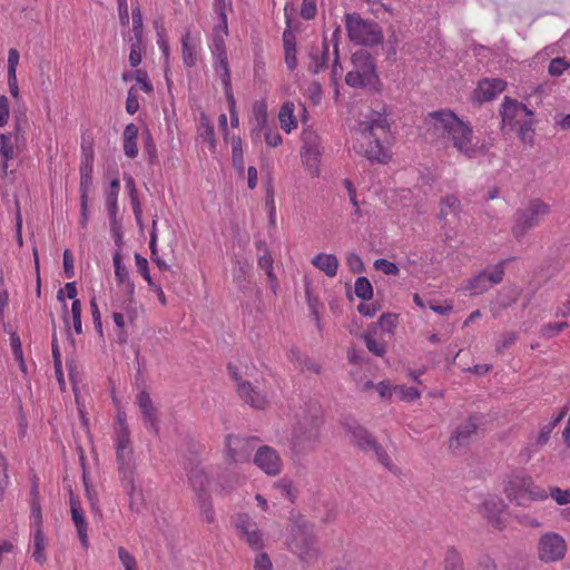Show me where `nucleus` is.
Here are the masks:
<instances>
[{"label": "nucleus", "instance_id": "39448f33", "mask_svg": "<svg viewBox=\"0 0 570 570\" xmlns=\"http://www.w3.org/2000/svg\"><path fill=\"white\" fill-rule=\"evenodd\" d=\"M320 420L316 416H304L293 428L289 444L296 455L315 449L320 438Z\"/></svg>", "mask_w": 570, "mask_h": 570}, {"label": "nucleus", "instance_id": "6e6d98bb", "mask_svg": "<svg viewBox=\"0 0 570 570\" xmlns=\"http://www.w3.org/2000/svg\"><path fill=\"white\" fill-rule=\"evenodd\" d=\"M345 82H346V85H348L350 87H353V88H363V87H367V86H374L373 83H367L365 81V78H363V76L360 72H357L355 69L352 71H348L346 73Z\"/></svg>", "mask_w": 570, "mask_h": 570}, {"label": "nucleus", "instance_id": "dca6fc26", "mask_svg": "<svg viewBox=\"0 0 570 570\" xmlns=\"http://www.w3.org/2000/svg\"><path fill=\"white\" fill-rule=\"evenodd\" d=\"M227 33L228 31H213V55L217 59L215 68L216 71H218L219 69L223 71L220 75L223 85L232 83L224 39V37L227 36Z\"/></svg>", "mask_w": 570, "mask_h": 570}, {"label": "nucleus", "instance_id": "c03bdc74", "mask_svg": "<svg viewBox=\"0 0 570 570\" xmlns=\"http://www.w3.org/2000/svg\"><path fill=\"white\" fill-rule=\"evenodd\" d=\"M529 117H523L521 121L517 122L519 125V137L524 142H532L533 140V119Z\"/></svg>", "mask_w": 570, "mask_h": 570}, {"label": "nucleus", "instance_id": "393cba45", "mask_svg": "<svg viewBox=\"0 0 570 570\" xmlns=\"http://www.w3.org/2000/svg\"><path fill=\"white\" fill-rule=\"evenodd\" d=\"M505 89V82L501 79H484L479 82L475 95L480 101H490Z\"/></svg>", "mask_w": 570, "mask_h": 570}, {"label": "nucleus", "instance_id": "c9c22d12", "mask_svg": "<svg viewBox=\"0 0 570 570\" xmlns=\"http://www.w3.org/2000/svg\"><path fill=\"white\" fill-rule=\"evenodd\" d=\"M52 324V336H51V352L53 357L55 373L59 382H62V363L61 355L58 345L57 332H56V323L53 317L51 316Z\"/></svg>", "mask_w": 570, "mask_h": 570}, {"label": "nucleus", "instance_id": "4d7b16f0", "mask_svg": "<svg viewBox=\"0 0 570 570\" xmlns=\"http://www.w3.org/2000/svg\"><path fill=\"white\" fill-rule=\"evenodd\" d=\"M130 42V52H129V63L132 68H136L141 62V41H134V39H129Z\"/></svg>", "mask_w": 570, "mask_h": 570}, {"label": "nucleus", "instance_id": "f03ea898", "mask_svg": "<svg viewBox=\"0 0 570 570\" xmlns=\"http://www.w3.org/2000/svg\"><path fill=\"white\" fill-rule=\"evenodd\" d=\"M342 425L350 435V441L354 446L362 452L373 451L377 461L387 470L393 471L394 465L389 454L367 429L352 417H346Z\"/></svg>", "mask_w": 570, "mask_h": 570}, {"label": "nucleus", "instance_id": "864d4df0", "mask_svg": "<svg viewBox=\"0 0 570 570\" xmlns=\"http://www.w3.org/2000/svg\"><path fill=\"white\" fill-rule=\"evenodd\" d=\"M569 324L567 322H559V323H548L544 324L541 330L540 334L541 336L546 338H552L554 337L559 332L567 328Z\"/></svg>", "mask_w": 570, "mask_h": 570}, {"label": "nucleus", "instance_id": "e433bc0d", "mask_svg": "<svg viewBox=\"0 0 570 570\" xmlns=\"http://www.w3.org/2000/svg\"><path fill=\"white\" fill-rule=\"evenodd\" d=\"M141 137L144 142V153L147 155L149 165H157L159 163L158 153L150 130L146 128L142 131Z\"/></svg>", "mask_w": 570, "mask_h": 570}, {"label": "nucleus", "instance_id": "5fc2aeb1", "mask_svg": "<svg viewBox=\"0 0 570 570\" xmlns=\"http://www.w3.org/2000/svg\"><path fill=\"white\" fill-rule=\"evenodd\" d=\"M570 67V63L566 60V58L557 57L552 59L549 63V73L553 77H559Z\"/></svg>", "mask_w": 570, "mask_h": 570}, {"label": "nucleus", "instance_id": "a211bd4d", "mask_svg": "<svg viewBox=\"0 0 570 570\" xmlns=\"http://www.w3.org/2000/svg\"><path fill=\"white\" fill-rule=\"evenodd\" d=\"M235 527L238 532L245 537L247 543L255 550L263 547L262 533L257 529L256 524L252 522L249 515L243 513L237 514L235 519Z\"/></svg>", "mask_w": 570, "mask_h": 570}, {"label": "nucleus", "instance_id": "cd10ccee", "mask_svg": "<svg viewBox=\"0 0 570 570\" xmlns=\"http://www.w3.org/2000/svg\"><path fill=\"white\" fill-rule=\"evenodd\" d=\"M312 264L328 277H334L337 274L338 259L333 254L320 253L312 259Z\"/></svg>", "mask_w": 570, "mask_h": 570}, {"label": "nucleus", "instance_id": "20e7f679", "mask_svg": "<svg viewBox=\"0 0 570 570\" xmlns=\"http://www.w3.org/2000/svg\"><path fill=\"white\" fill-rule=\"evenodd\" d=\"M345 26L350 40L356 45L372 47L383 41V32L379 23L363 19L360 13H346Z\"/></svg>", "mask_w": 570, "mask_h": 570}, {"label": "nucleus", "instance_id": "ddd939ff", "mask_svg": "<svg viewBox=\"0 0 570 570\" xmlns=\"http://www.w3.org/2000/svg\"><path fill=\"white\" fill-rule=\"evenodd\" d=\"M505 261L498 263L492 272L481 271L478 275L470 279V288L475 293H484L493 285L500 284L504 275Z\"/></svg>", "mask_w": 570, "mask_h": 570}, {"label": "nucleus", "instance_id": "09e8293b", "mask_svg": "<svg viewBox=\"0 0 570 570\" xmlns=\"http://www.w3.org/2000/svg\"><path fill=\"white\" fill-rule=\"evenodd\" d=\"M132 33L129 39L142 42V14L139 6L132 9Z\"/></svg>", "mask_w": 570, "mask_h": 570}, {"label": "nucleus", "instance_id": "37998d69", "mask_svg": "<svg viewBox=\"0 0 570 570\" xmlns=\"http://www.w3.org/2000/svg\"><path fill=\"white\" fill-rule=\"evenodd\" d=\"M189 37L190 33L186 32L181 38V46H183V61L185 66L187 67H194L196 65V51L194 47L189 45Z\"/></svg>", "mask_w": 570, "mask_h": 570}, {"label": "nucleus", "instance_id": "c756f323", "mask_svg": "<svg viewBox=\"0 0 570 570\" xmlns=\"http://www.w3.org/2000/svg\"><path fill=\"white\" fill-rule=\"evenodd\" d=\"M370 146L365 149L364 156L371 161L385 164L391 158L381 142V137H372L368 139Z\"/></svg>", "mask_w": 570, "mask_h": 570}, {"label": "nucleus", "instance_id": "3c124183", "mask_svg": "<svg viewBox=\"0 0 570 570\" xmlns=\"http://www.w3.org/2000/svg\"><path fill=\"white\" fill-rule=\"evenodd\" d=\"M0 155L6 160L14 157L13 142L11 141V134H0Z\"/></svg>", "mask_w": 570, "mask_h": 570}, {"label": "nucleus", "instance_id": "f3484780", "mask_svg": "<svg viewBox=\"0 0 570 570\" xmlns=\"http://www.w3.org/2000/svg\"><path fill=\"white\" fill-rule=\"evenodd\" d=\"M354 69L360 72L367 83L375 85L379 81L374 58L366 50H357L352 55Z\"/></svg>", "mask_w": 570, "mask_h": 570}, {"label": "nucleus", "instance_id": "49530a36", "mask_svg": "<svg viewBox=\"0 0 570 570\" xmlns=\"http://www.w3.org/2000/svg\"><path fill=\"white\" fill-rule=\"evenodd\" d=\"M112 261H114L115 275H116L117 282L119 284L127 282L129 279V273H128L127 267L122 263V256L119 250H117L114 254Z\"/></svg>", "mask_w": 570, "mask_h": 570}, {"label": "nucleus", "instance_id": "aec40b11", "mask_svg": "<svg viewBox=\"0 0 570 570\" xmlns=\"http://www.w3.org/2000/svg\"><path fill=\"white\" fill-rule=\"evenodd\" d=\"M137 403L141 410L145 426L155 434L159 433L157 409L154 406L153 401L146 391L139 392L137 395Z\"/></svg>", "mask_w": 570, "mask_h": 570}, {"label": "nucleus", "instance_id": "473e14b6", "mask_svg": "<svg viewBox=\"0 0 570 570\" xmlns=\"http://www.w3.org/2000/svg\"><path fill=\"white\" fill-rule=\"evenodd\" d=\"M198 130L199 137L203 140L208 141L212 151H214L216 148L215 129L209 118L205 114L200 115Z\"/></svg>", "mask_w": 570, "mask_h": 570}, {"label": "nucleus", "instance_id": "72a5a7b5", "mask_svg": "<svg viewBox=\"0 0 570 570\" xmlns=\"http://www.w3.org/2000/svg\"><path fill=\"white\" fill-rule=\"evenodd\" d=\"M232 144V163L235 170L243 176L245 171L242 139L238 136H234L230 140Z\"/></svg>", "mask_w": 570, "mask_h": 570}, {"label": "nucleus", "instance_id": "58836bf2", "mask_svg": "<svg viewBox=\"0 0 570 570\" xmlns=\"http://www.w3.org/2000/svg\"><path fill=\"white\" fill-rule=\"evenodd\" d=\"M355 295L362 301H370L373 297V286L367 277L360 276L354 285Z\"/></svg>", "mask_w": 570, "mask_h": 570}, {"label": "nucleus", "instance_id": "9d476101", "mask_svg": "<svg viewBox=\"0 0 570 570\" xmlns=\"http://www.w3.org/2000/svg\"><path fill=\"white\" fill-rule=\"evenodd\" d=\"M116 458L120 481L122 487L132 489V480H135L136 464L134 460V451L130 445V440H125V436L116 439Z\"/></svg>", "mask_w": 570, "mask_h": 570}, {"label": "nucleus", "instance_id": "ea45409f", "mask_svg": "<svg viewBox=\"0 0 570 570\" xmlns=\"http://www.w3.org/2000/svg\"><path fill=\"white\" fill-rule=\"evenodd\" d=\"M253 115L256 121V127L253 130L254 132L257 131V134L266 128L267 126V106L264 101H257L255 102L253 107Z\"/></svg>", "mask_w": 570, "mask_h": 570}, {"label": "nucleus", "instance_id": "8fccbe9b", "mask_svg": "<svg viewBox=\"0 0 570 570\" xmlns=\"http://www.w3.org/2000/svg\"><path fill=\"white\" fill-rule=\"evenodd\" d=\"M397 324V315L392 313H384L379 318V322L374 326L381 327L383 332L393 333Z\"/></svg>", "mask_w": 570, "mask_h": 570}, {"label": "nucleus", "instance_id": "bb28decb", "mask_svg": "<svg viewBox=\"0 0 570 570\" xmlns=\"http://www.w3.org/2000/svg\"><path fill=\"white\" fill-rule=\"evenodd\" d=\"M328 43L326 41V38H324L322 42V48H318L316 46L312 47L309 52V58L312 60L311 65L308 66V70L312 73H318L325 66L326 61L328 59Z\"/></svg>", "mask_w": 570, "mask_h": 570}, {"label": "nucleus", "instance_id": "774afa93", "mask_svg": "<svg viewBox=\"0 0 570 570\" xmlns=\"http://www.w3.org/2000/svg\"><path fill=\"white\" fill-rule=\"evenodd\" d=\"M551 497L558 504H568L570 503V489L562 490L560 488H551Z\"/></svg>", "mask_w": 570, "mask_h": 570}, {"label": "nucleus", "instance_id": "6ab92c4d", "mask_svg": "<svg viewBox=\"0 0 570 570\" xmlns=\"http://www.w3.org/2000/svg\"><path fill=\"white\" fill-rule=\"evenodd\" d=\"M500 114L502 122L508 125H513V122L517 124L521 121L523 117L533 116L532 110H530L524 104L508 97H505L504 102L502 104Z\"/></svg>", "mask_w": 570, "mask_h": 570}, {"label": "nucleus", "instance_id": "69168bd1", "mask_svg": "<svg viewBox=\"0 0 570 570\" xmlns=\"http://www.w3.org/2000/svg\"><path fill=\"white\" fill-rule=\"evenodd\" d=\"M518 335L515 332H505L501 335V340L497 344V352L503 353V351L515 343Z\"/></svg>", "mask_w": 570, "mask_h": 570}, {"label": "nucleus", "instance_id": "423d86ee", "mask_svg": "<svg viewBox=\"0 0 570 570\" xmlns=\"http://www.w3.org/2000/svg\"><path fill=\"white\" fill-rule=\"evenodd\" d=\"M550 210L548 204L539 198L529 202L525 208L518 209L514 214L512 235L521 240L525 234L539 225L541 218Z\"/></svg>", "mask_w": 570, "mask_h": 570}, {"label": "nucleus", "instance_id": "bf43d9fd", "mask_svg": "<svg viewBox=\"0 0 570 570\" xmlns=\"http://www.w3.org/2000/svg\"><path fill=\"white\" fill-rule=\"evenodd\" d=\"M71 317H72V324L75 332L77 334L82 333V325H81V303L79 299H73L71 304Z\"/></svg>", "mask_w": 570, "mask_h": 570}, {"label": "nucleus", "instance_id": "de8ad7c7", "mask_svg": "<svg viewBox=\"0 0 570 570\" xmlns=\"http://www.w3.org/2000/svg\"><path fill=\"white\" fill-rule=\"evenodd\" d=\"M362 338L367 347V350L376 356H383L386 352V347L384 343L377 342L373 334L367 332L362 335Z\"/></svg>", "mask_w": 570, "mask_h": 570}, {"label": "nucleus", "instance_id": "b1692460", "mask_svg": "<svg viewBox=\"0 0 570 570\" xmlns=\"http://www.w3.org/2000/svg\"><path fill=\"white\" fill-rule=\"evenodd\" d=\"M237 392L242 400L255 409H264L266 404L265 396L252 385L248 381L239 382Z\"/></svg>", "mask_w": 570, "mask_h": 570}, {"label": "nucleus", "instance_id": "6e6552de", "mask_svg": "<svg viewBox=\"0 0 570 570\" xmlns=\"http://www.w3.org/2000/svg\"><path fill=\"white\" fill-rule=\"evenodd\" d=\"M504 492L510 500H515L520 505H524L529 500L547 498L544 491L537 489L529 476L512 478L505 485Z\"/></svg>", "mask_w": 570, "mask_h": 570}, {"label": "nucleus", "instance_id": "0eeeda50", "mask_svg": "<svg viewBox=\"0 0 570 570\" xmlns=\"http://www.w3.org/2000/svg\"><path fill=\"white\" fill-rule=\"evenodd\" d=\"M538 558L544 563L561 561L567 553V542L556 532L543 533L537 544Z\"/></svg>", "mask_w": 570, "mask_h": 570}, {"label": "nucleus", "instance_id": "338daca9", "mask_svg": "<svg viewBox=\"0 0 570 570\" xmlns=\"http://www.w3.org/2000/svg\"><path fill=\"white\" fill-rule=\"evenodd\" d=\"M118 557H119L125 570H137L136 569V559L125 548L120 547L118 549Z\"/></svg>", "mask_w": 570, "mask_h": 570}, {"label": "nucleus", "instance_id": "0e129e2a", "mask_svg": "<svg viewBox=\"0 0 570 570\" xmlns=\"http://www.w3.org/2000/svg\"><path fill=\"white\" fill-rule=\"evenodd\" d=\"M346 265L348 266L350 271L354 274L363 273L365 271L363 261L356 253H350L347 255Z\"/></svg>", "mask_w": 570, "mask_h": 570}, {"label": "nucleus", "instance_id": "f8f14e48", "mask_svg": "<svg viewBox=\"0 0 570 570\" xmlns=\"http://www.w3.org/2000/svg\"><path fill=\"white\" fill-rule=\"evenodd\" d=\"M92 163L94 155L87 154L80 165V207H81V226L86 227L88 222V196L92 186Z\"/></svg>", "mask_w": 570, "mask_h": 570}, {"label": "nucleus", "instance_id": "f257e3e1", "mask_svg": "<svg viewBox=\"0 0 570 570\" xmlns=\"http://www.w3.org/2000/svg\"><path fill=\"white\" fill-rule=\"evenodd\" d=\"M425 122L432 138L450 140L452 146L468 158L485 155L493 145L491 140L483 141L481 145L474 144L472 127L450 109L430 112Z\"/></svg>", "mask_w": 570, "mask_h": 570}, {"label": "nucleus", "instance_id": "1a4fd4ad", "mask_svg": "<svg viewBox=\"0 0 570 570\" xmlns=\"http://www.w3.org/2000/svg\"><path fill=\"white\" fill-rule=\"evenodd\" d=\"M483 423V415L473 413L461 422L449 440V449L456 453L458 450L469 446L478 434V429Z\"/></svg>", "mask_w": 570, "mask_h": 570}, {"label": "nucleus", "instance_id": "c85d7f7f", "mask_svg": "<svg viewBox=\"0 0 570 570\" xmlns=\"http://www.w3.org/2000/svg\"><path fill=\"white\" fill-rule=\"evenodd\" d=\"M188 480L196 493V497H199L202 493H209V479L204 469L199 466L191 468L188 472Z\"/></svg>", "mask_w": 570, "mask_h": 570}, {"label": "nucleus", "instance_id": "a18cd8bd", "mask_svg": "<svg viewBox=\"0 0 570 570\" xmlns=\"http://www.w3.org/2000/svg\"><path fill=\"white\" fill-rule=\"evenodd\" d=\"M129 499V509L139 513L144 507V497L140 492L136 493L135 480H132V489L122 487Z\"/></svg>", "mask_w": 570, "mask_h": 570}, {"label": "nucleus", "instance_id": "4be33fe9", "mask_svg": "<svg viewBox=\"0 0 570 570\" xmlns=\"http://www.w3.org/2000/svg\"><path fill=\"white\" fill-rule=\"evenodd\" d=\"M286 23L287 28L283 32V46H284V55H285V63L289 70H294L297 67V58H296V37L294 32L291 30V18L287 13Z\"/></svg>", "mask_w": 570, "mask_h": 570}, {"label": "nucleus", "instance_id": "5701e85b", "mask_svg": "<svg viewBox=\"0 0 570 570\" xmlns=\"http://www.w3.org/2000/svg\"><path fill=\"white\" fill-rule=\"evenodd\" d=\"M358 130L365 139H370L372 137H380L377 131L386 135L390 131V124L385 116L379 114L374 119L361 121Z\"/></svg>", "mask_w": 570, "mask_h": 570}, {"label": "nucleus", "instance_id": "79ce46f5", "mask_svg": "<svg viewBox=\"0 0 570 570\" xmlns=\"http://www.w3.org/2000/svg\"><path fill=\"white\" fill-rule=\"evenodd\" d=\"M200 514L203 515L204 520L208 523H212L215 518L210 494L209 493H202L199 497H197Z\"/></svg>", "mask_w": 570, "mask_h": 570}, {"label": "nucleus", "instance_id": "a878e982", "mask_svg": "<svg viewBox=\"0 0 570 570\" xmlns=\"http://www.w3.org/2000/svg\"><path fill=\"white\" fill-rule=\"evenodd\" d=\"M504 503L501 499L489 498L484 500L481 505L480 512L489 520L494 527H501V513L503 512Z\"/></svg>", "mask_w": 570, "mask_h": 570}, {"label": "nucleus", "instance_id": "e2e57ef3", "mask_svg": "<svg viewBox=\"0 0 570 570\" xmlns=\"http://www.w3.org/2000/svg\"><path fill=\"white\" fill-rule=\"evenodd\" d=\"M317 13L315 0H303L301 6V17L305 20H312Z\"/></svg>", "mask_w": 570, "mask_h": 570}, {"label": "nucleus", "instance_id": "7ed1b4c3", "mask_svg": "<svg viewBox=\"0 0 570 570\" xmlns=\"http://www.w3.org/2000/svg\"><path fill=\"white\" fill-rule=\"evenodd\" d=\"M286 543L288 550L296 554L304 566L308 567L317 561L320 549L316 538L305 524H294Z\"/></svg>", "mask_w": 570, "mask_h": 570}, {"label": "nucleus", "instance_id": "13d9d810", "mask_svg": "<svg viewBox=\"0 0 570 570\" xmlns=\"http://www.w3.org/2000/svg\"><path fill=\"white\" fill-rule=\"evenodd\" d=\"M374 267L375 269L383 272L385 275H397L400 271L395 263L385 258H377L374 262Z\"/></svg>", "mask_w": 570, "mask_h": 570}, {"label": "nucleus", "instance_id": "052dcab7", "mask_svg": "<svg viewBox=\"0 0 570 570\" xmlns=\"http://www.w3.org/2000/svg\"><path fill=\"white\" fill-rule=\"evenodd\" d=\"M119 308H121L126 313L127 318H128V321L131 324L136 321V318L138 316V312H137V306H136V299L135 298H126L121 303Z\"/></svg>", "mask_w": 570, "mask_h": 570}, {"label": "nucleus", "instance_id": "a19ab883", "mask_svg": "<svg viewBox=\"0 0 570 570\" xmlns=\"http://www.w3.org/2000/svg\"><path fill=\"white\" fill-rule=\"evenodd\" d=\"M32 557L40 564L46 562L45 534L42 528L39 527L35 529V550Z\"/></svg>", "mask_w": 570, "mask_h": 570}, {"label": "nucleus", "instance_id": "680f3d73", "mask_svg": "<svg viewBox=\"0 0 570 570\" xmlns=\"http://www.w3.org/2000/svg\"><path fill=\"white\" fill-rule=\"evenodd\" d=\"M242 481L243 478L236 473H225L220 479V485L224 490L230 491L239 485Z\"/></svg>", "mask_w": 570, "mask_h": 570}, {"label": "nucleus", "instance_id": "f704fd0d", "mask_svg": "<svg viewBox=\"0 0 570 570\" xmlns=\"http://www.w3.org/2000/svg\"><path fill=\"white\" fill-rule=\"evenodd\" d=\"M157 219L154 218L151 223L150 238H149V248L151 252V261L157 265L160 271H168L169 266L166 262L158 255L157 250Z\"/></svg>", "mask_w": 570, "mask_h": 570}, {"label": "nucleus", "instance_id": "2f4dec72", "mask_svg": "<svg viewBox=\"0 0 570 570\" xmlns=\"http://www.w3.org/2000/svg\"><path fill=\"white\" fill-rule=\"evenodd\" d=\"M278 119L282 128L286 132H291L292 129L296 128L297 124L294 117V104L291 101L284 102L281 107Z\"/></svg>", "mask_w": 570, "mask_h": 570}, {"label": "nucleus", "instance_id": "9b49d317", "mask_svg": "<svg viewBox=\"0 0 570 570\" xmlns=\"http://www.w3.org/2000/svg\"><path fill=\"white\" fill-rule=\"evenodd\" d=\"M258 441L256 436L228 434L225 441L227 460L233 463L247 462Z\"/></svg>", "mask_w": 570, "mask_h": 570}, {"label": "nucleus", "instance_id": "412c9836", "mask_svg": "<svg viewBox=\"0 0 570 570\" xmlns=\"http://www.w3.org/2000/svg\"><path fill=\"white\" fill-rule=\"evenodd\" d=\"M70 511H71V519L77 528V532L79 535V539L81 541V544L83 548L88 547V535H87V522L83 515V511L81 509L80 501L78 497L73 495V493L70 494Z\"/></svg>", "mask_w": 570, "mask_h": 570}, {"label": "nucleus", "instance_id": "603ef678", "mask_svg": "<svg viewBox=\"0 0 570 570\" xmlns=\"http://www.w3.org/2000/svg\"><path fill=\"white\" fill-rule=\"evenodd\" d=\"M215 11L219 17V24L214 28L213 31H228L227 26V14L225 12L226 9V0H215Z\"/></svg>", "mask_w": 570, "mask_h": 570}, {"label": "nucleus", "instance_id": "4468645a", "mask_svg": "<svg viewBox=\"0 0 570 570\" xmlns=\"http://www.w3.org/2000/svg\"><path fill=\"white\" fill-rule=\"evenodd\" d=\"M254 463L268 475H277L282 470V460L277 451L268 445L257 448Z\"/></svg>", "mask_w": 570, "mask_h": 570}, {"label": "nucleus", "instance_id": "2eb2a0df", "mask_svg": "<svg viewBox=\"0 0 570 570\" xmlns=\"http://www.w3.org/2000/svg\"><path fill=\"white\" fill-rule=\"evenodd\" d=\"M302 158L304 164L311 169L317 171V164L321 158L320 137L313 130L302 132Z\"/></svg>", "mask_w": 570, "mask_h": 570}, {"label": "nucleus", "instance_id": "7c9ffc66", "mask_svg": "<svg viewBox=\"0 0 570 570\" xmlns=\"http://www.w3.org/2000/svg\"><path fill=\"white\" fill-rule=\"evenodd\" d=\"M138 127L135 124H129L124 130V153L129 158H135L138 155L137 137Z\"/></svg>", "mask_w": 570, "mask_h": 570}, {"label": "nucleus", "instance_id": "4c0bfd02", "mask_svg": "<svg viewBox=\"0 0 570 570\" xmlns=\"http://www.w3.org/2000/svg\"><path fill=\"white\" fill-rule=\"evenodd\" d=\"M444 570H464L462 557L454 547H449L445 552Z\"/></svg>", "mask_w": 570, "mask_h": 570}]
</instances>
